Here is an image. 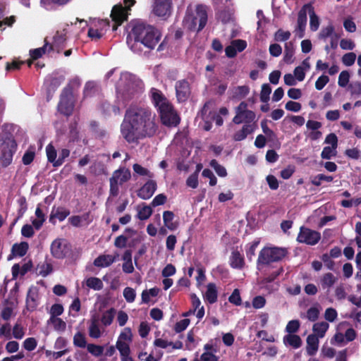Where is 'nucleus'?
Segmentation results:
<instances>
[{
    "instance_id": "nucleus-1",
    "label": "nucleus",
    "mask_w": 361,
    "mask_h": 361,
    "mask_svg": "<svg viewBox=\"0 0 361 361\" xmlns=\"http://www.w3.org/2000/svg\"><path fill=\"white\" fill-rule=\"evenodd\" d=\"M158 129L156 114L149 106L132 104L126 109L121 133L128 143H138L140 140L153 137Z\"/></svg>"
},
{
    "instance_id": "nucleus-2",
    "label": "nucleus",
    "mask_w": 361,
    "mask_h": 361,
    "mask_svg": "<svg viewBox=\"0 0 361 361\" xmlns=\"http://www.w3.org/2000/svg\"><path fill=\"white\" fill-rule=\"evenodd\" d=\"M161 38V34L154 27L142 22L134 23L131 32L127 37V44L133 51H137V47L143 44L152 49Z\"/></svg>"
},
{
    "instance_id": "nucleus-3",
    "label": "nucleus",
    "mask_w": 361,
    "mask_h": 361,
    "mask_svg": "<svg viewBox=\"0 0 361 361\" xmlns=\"http://www.w3.org/2000/svg\"><path fill=\"white\" fill-rule=\"evenodd\" d=\"M150 98L156 108L161 123L167 127H176L180 122V118L175 110L173 104L165 97L162 92L157 88L150 90Z\"/></svg>"
},
{
    "instance_id": "nucleus-4",
    "label": "nucleus",
    "mask_w": 361,
    "mask_h": 361,
    "mask_svg": "<svg viewBox=\"0 0 361 361\" xmlns=\"http://www.w3.org/2000/svg\"><path fill=\"white\" fill-rule=\"evenodd\" d=\"M208 20L207 6L203 4L196 6L195 13L188 7L183 20V26L189 31L200 32L207 25Z\"/></svg>"
},
{
    "instance_id": "nucleus-5",
    "label": "nucleus",
    "mask_w": 361,
    "mask_h": 361,
    "mask_svg": "<svg viewBox=\"0 0 361 361\" xmlns=\"http://www.w3.org/2000/svg\"><path fill=\"white\" fill-rule=\"evenodd\" d=\"M288 254L286 248L274 247H264L259 254L257 264L259 267L260 265H268L271 262L281 261Z\"/></svg>"
},
{
    "instance_id": "nucleus-6",
    "label": "nucleus",
    "mask_w": 361,
    "mask_h": 361,
    "mask_svg": "<svg viewBox=\"0 0 361 361\" xmlns=\"http://www.w3.org/2000/svg\"><path fill=\"white\" fill-rule=\"evenodd\" d=\"M256 118L255 113L251 110L244 111L239 116V119L242 120V123H245L242 129L235 132L233 135L235 141H242L245 140L249 134L253 133L257 127L255 120Z\"/></svg>"
},
{
    "instance_id": "nucleus-7",
    "label": "nucleus",
    "mask_w": 361,
    "mask_h": 361,
    "mask_svg": "<svg viewBox=\"0 0 361 361\" xmlns=\"http://www.w3.org/2000/svg\"><path fill=\"white\" fill-rule=\"evenodd\" d=\"M75 99L73 90L71 84H68L61 91L57 105L59 112L66 116H70L74 110Z\"/></svg>"
},
{
    "instance_id": "nucleus-8",
    "label": "nucleus",
    "mask_w": 361,
    "mask_h": 361,
    "mask_svg": "<svg viewBox=\"0 0 361 361\" xmlns=\"http://www.w3.org/2000/svg\"><path fill=\"white\" fill-rule=\"evenodd\" d=\"M17 149V144L11 136H6L0 145V165L6 168L9 166L13 160V154Z\"/></svg>"
},
{
    "instance_id": "nucleus-9",
    "label": "nucleus",
    "mask_w": 361,
    "mask_h": 361,
    "mask_svg": "<svg viewBox=\"0 0 361 361\" xmlns=\"http://www.w3.org/2000/svg\"><path fill=\"white\" fill-rule=\"evenodd\" d=\"M131 178L130 171L126 167H119L113 172L109 179V193L113 197H116L119 193V187L128 181Z\"/></svg>"
},
{
    "instance_id": "nucleus-10",
    "label": "nucleus",
    "mask_w": 361,
    "mask_h": 361,
    "mask_svg": "<svg viewBox=\"0 0 361 361\" xmlns=\"http://www.w3.org/2000/svg\"><path fill=\"white\" fill-rule=\"evenodd\" d=\"M321 239V234L319 231L312 230L305 226L300 228L297 236V241L299 243L306 244L307 245H315Z\"/></svg>"
},
{
    "instance_id": "nucleus-11",
    "label": "nucleus",
    "mask_w": 361,
    "mask_h": 361,
    "mask_svg": "<svg viewBox=\"0 0 361 361\" xmlns=\"http://www.w3.org/2000/svg\"><path fill=\"white\" fill-rule=\"evenodd\" d=\"M50 250L54 258L64 259L71 253L72 247L65 240L58 238L52 242Z\"/></svg>"
},
{
    "instance_id": "nucleus-12",
    "label": "nucleus",
    "mask_w": 361,
    "mask_h": 361,
    "mask_svg": "<svg viewBox=\"0 0 361 361\" xmlns=\"http://www.w3.org/2000/svg\"><path fill=\"white\" fill-rule=\"evenodd\" d=\"M128 11L121 4L113 6L111 12V18L114 24L112 30H116L118 27L121 25L128 20Z\"/></svg>"
},
{
    "instance_id": "nucleus-13",
    "label": "nucleus",
    "mask_w": 361,
    "mask_h": 361,
    "mask_svg": "<svg viewBox=\"0 0 361 361\" xmlns=\"http://www.w3.org/2000/svg\"><path fill=\"white\" fill-rule=\"evenodd\" d=\"M176 95L178 102H185L188 99L191 93L189 82L186 79L179 80L175 85Z\"/></svg>"
},
{
    "instance_id": "nucleus-14",
    "label": "nucleus",
    "mask_w": 361,
    "mask_h": 361,
    "mask_svg": "<svg viewBox=\"0 0 361 361\" xmlns=\"http://www.w3.org/2000/svg\"><path fill=\"white\" fill-rule=\"evenodd\" d=\"M39 288L35 286H31L27 293L25 299V308L27 311L32 312L35 311L39 305Z\"/></svg>"
},
{
    "instance_id": "nucleus-15",
    "label": "nucleus",
    "mask_w": 361,
    "mask_h": 361,
    "mask_svg": "<svg viewBox=\"0 0 361 361\" xmlns=\"http://www.w3.org/2000/svg\"><path fill=\"white\" fill-rule=\"evenodd\" d=\"M171 0H154L152 11L157 16L167 17L171 15Z\"/></svg>"
},
{
    "instance_id": "nucleus-16",
    "label": "nucleus",
    "mask_w": 361,
    "mask_h": 361,
    "mask_svg": "<svg viewBox=\"0 0 361 361\" xmlns=\"http://www.w3.org/2000/svg\"><path fill=\"white\" fill-rule=\"evenodd\" d=\"M157 188V182L148 180L137 191V196L142 200H148L152 197Z\"/></svg>"
},
{
    "instance_id": "nucleus-17",
    "label": "nucleus",
    "mask_w": 361,
    "mask_h": 361,
    "mask_svg": "<svg viewBox=\"0 0 361 361\" xmlns=\"http://www.w3.org/2000/svg\"><path fill=\"white\" fill-rule=\"evenodd\" d=\"M307 6H303L298 14L297 27L295 31L299 38H302L305 35V30L307 20Z\"/></svg>"
},
{
    "instance_id": "nucleus-18",
    "label": "nucleus",
    "mask_w": 361,
    "mask_h": 361,
    "mask_svg": "<svg viewBox=\"0 0 361 361\" xmlns=\"http://www.w3.org/2000/svg\"><path fill=\"white\" fill-rule=\"evenodd\" d=\"M66 40V33L65 32V30H63L62 32L57 31L54 37L53 44H49L48 45V52L56 50L58 53H59L64 48Z\"/></svg>"
},
{
    "instance_id": "nucleus-19",
    "label": "nucleus",
    "mask_w": 361,
    "mask_h": 361,
    "mask_svg": "<svg viewBox=\"0 0 361 361\" xmlns=\"http://www.w3.org/2000/svg\"><path fill=\"white\" fill-rule=\"evenodd\" d=\"M32 267V262L31 260L24 263L22 266H20L19 264H14L11 268L13 279H17L19 275L24 276L31 270Z\"/></svg>"
},
{
    "instance_id": "nucleus-20",
    "label": "nucleus",
    "mask_w": 361,
    "mask_h": 361,
    "mask_svg": "<svg viewBox=\"0 0 361 361\" xmlns=\"http://www.w3.org/2000/svg\"><path fill=\"white\" fill-rule=\"evenodd\" d=\"M116 257L111 255H100L93 262L97 267H108L116 261Z\"/></svg>"
},
{
    "instance_id": "nucleus-21",
    "label": "nucleus",
    "mask_w": 361,
    "mask_h": 361,
    "mask_svg": "<svg viewBox=\"0 0 361 361\" xmlns=\"http://www.w3.org/2000/svg\"><path fill=\"white\" fill-rule=\"evenodd\" d=\"M230 266L233 269H241L245 265L243 256L238 250H233L229 259Z\"/></svg>"
},
{
    "instance_id": "nucleus-22",
    "label": "nucleus",
    "mask_w": 361,
    "mask_h": 361,
    "mask_svg": "<svg viewBox=\"0 0 361 361\" xmlns=\"http://www.w3.org/2000/svg\"><path fill=\"white\" fill-rule=\"evenodd\" d=\"M70 214V211L64 207H54L50 214L49 221L52 224H55L54 219H59L60 221H63Z\"/></svg>"
},
{
    "instance_id": "nucleus-23",
    "label": "nucleus",
    "mask_w": 361,
    "mask_h": 361,
    "mask_svg": "<svg viewBox=\"0 0 361 361\" xmlns=\"http://www.w3.org/2000/svg\"><path fill=\"white\" fill-rule=\"evenodd\" d=\"M319 348V338L315 334H310L307 338V353L309 355H314Z\"/></svg>"
},
{
    "instance_id": "nucleus-24",
    "label": "nucleus",
    "mask_w": 361,
    "mask_h": 361,
    "mask_svg": "<svg viewBox=\"0 0 361 361\" xmlns=\"http://www.w3.org/2000/svg\"><path fill=\"white\" fill-rule=\"evenodd\" d=\"M204 298L209 304H214L217 301L218 291L215 283H208Z\"/></svg>"
},
{
    "instance_id": "nucleus-25",
    "label": "nucleus",
    "mask_w": 361,
    "mask_h": 361,
    "mask_svg": "<svg viewBox=\"0 0 361 361\" xmlns=\"http://www.w3.org/2000/svg\"><path fill=\"white\" fill-rule=\"evenodd\" d=\"M337 278L331 272L324 274L320 279V284L323 290H329L335 284Z\"/></svg>"
},
{
    "instance_id": "nucleus-26",
    "label": "nucleus",
    "mask_w": 361,
    "mask_h": 361,
    "mask_svg": "<svg viewBox=\"0 0 361 361\" xmlns=\"http://www.w3.org/2000/svg\"><path fill=\"white\" fill-rule=\"evenodd\" d=\"M305 6H307V13L308 12L310 15V30L313 32H315L318 30L319 27V17L314 12V8L310 4H305Z\"/></svg>"
},
{
    "instance_id": "nucleus-27",
    "label": "nucleus",
    "mask_w": 361,
    "mask_h": 361,
    "mask_svg": "<svg viewBox=\"0 0 361 361\" xmlns=\"http://www.w3.org/2000/svg\"><path fill=\"white\" fill-rule=\"evenodd\" d=\"M283 341L286 345L291 346L295 349L299 348L302 345L300 337L295 334L286 335Z\"/></svg>"
},
{
    "instance_id": "nucleus-28",
    "label": "nucleus",
    "mask_w": 361,
    "mask_h": 361,
    "mask_svg": "<svg viewBox=\"0 0 361 361\" xmlns=\"http://www.w3.org/2000/svg\"><path fill=\"white\" fill-rule=\"evenodd\" d=\"M28 249V243L23 241L20 243L13 244L11 248V252L15 257H23L27 252Z\"/></svg>"
},
{
    "instance_id": "nucleus-29",
    "label": "nucleus",
    "mask_w": 361,
    "mask_h": 361,
    "mask_svg": "<svg viewBox=\"0 0 361 361\" xmlns=\"http://www.w3.org/2000/svg\"><path fill=\"white\" fill-rule=\"evenodd\" d=\"M233 9L231 8L216 13V18L218 20L221 21L223 24L229 23L233 19Z\"/></svg>"
},
{
    "instance_id": "nucleus-30",
    "label": "nucleus",
    "mask_w": 361,
    "mask_h": 361,
    "mask_svg": "<svg viewBox=\"0 0 361 361\" xmlns=\"http://www.w3.org/2000/svg\"><path fill=\"white\" fill-rule=\"evenodd\" d=\"M329 327V324L326 322H321L314 324L312 330L314 334L318 338H323L325 336L326 332L327 331Z\"/></svg>"
},
{
    "instance_id": "nucleus-31",
    "label": "nucleus",
    "mask_w": 361,
    "mask_h": 361,
    "mask_svg": "<svg viewBox=\"0 0 361 361\" xmlns=\"http://www.w3.org/2000/svg\"><path fill=\"white\" fill-rule=\"evenodd\" d=\"M295 52L294 44L292 42H286L284 46L283 61L285 63L290 64L293 63V57Z\"/></svg>"
},
{
    "instance_id": "nucleus-32",
    "label": "nucleus",
    "mask_w": 361,
    "mask_h": 361,
    "mask_svg": "<svg viewBox=\"0 0 361 361\" xmlns=\"http://www.w3.org/2000/svg\"><path fill=\"white\" fill-rule=\"evenodd\" d=\"M335 28L334 25L330 23L327 26L322 27L318 37L319 39L326 40L328 37H331L335 33Z\"/></svg>"
},
{
    "instance_id": "nucleus-33",
    "label": "nucleus",
    "mask_w": 361,
    "mask_h": 361,
    "mask_svg": "<svg viewBox=\"0 0 361 361\" xmlns=\"http://www.w3.org/2000/svg\"><path fill=\"white\" fill-rule=\"evenodd\" d=\"M174 218V214L171 211H165L163 213V220L164 225L171 231L176 229L177 224L172 222Z\"/></svg>"
},
{
    "instance_id": "nucleus-34",
    "label": "nucleus",
    "mask_w": 361,
    "mask_h": 361,
    "mask_svg": "<svg viewBox=\"0 0 361 361\" xmlns=\"http://www.w3.org/2000/svg\"><path fill=\"white\" fill-rule=\"evenodd\" d=\"M48 324H52L57 331H64L66 328V323L59 317H49Z\"/></svg>"
},
{
    "instance_id": "nucleus-35",
    "label": "nucleus",
    "mask_w": 361,
    "mask_h": 361,
    "mask_svg": "<svg viewBox=\"0 0 361 361\" xmlns=\"http://www.w3.org/2000/svg\"><path fill=\"white\" fill-rule=\"evenodd\" d=\"M38 274L42 277H47L53 271V266L51 263L43 262L37 265Z\"/></svg>"
},
{
    "instance_id": "nucleus-36",
    "label": "nucleus",
    "mask_w": 361,
    "mask_h": 361,
    "mask_svg": "<svg viewBox=\"0 0 361 361\" xmlns=\"http://www.w3.org/2000/svg\"><path fill=\"white\" fill-rule=\"evenodd\" d=\"M115 313L116 310L114 308H110L109 310L105 311L101 318L102 324L105 326H109L114 320Z\"/></svg>"
},
{
    "instance_id": "nucleus-37",
    "label": "nucleus",
    "mask_w": 361,
    "mask_h": 361,
    "mask_svg": "<svg viewBox=\"0 0 361 361\" xmlns=\"http://www.w3.org/2000/svg\"><path fill=\"white\" fill-rule=\"evenodd\" d=\"M212 4L216 13L232 7L231 0H212Z\"/></svg>"
},
{
    "instance_id": "nucleus-38",
    "label": "nucleus",
    "mask_w": 361,
    "mask_h": 361,
    "mask_svg": "<svg viewBox=\"0 0 361 361\" xmlns=\"http://www.w3.org/2000/svg\"><path fill=\"white\" fill-rule=\"evenodd\" d=\"M49 42L45 39V44L43 47L31 49L30 51V55L32 60H37L42 56L43 54L46 53L47 50V47H49Z\"/></svg>"
},
{
    "instance_id": "nucleus-39",
    "label": "nucleus",
    "mask_w": 361,
    "mask_h": 361,
    "mask_svg": "<svg viewBox=\"0 0 361 361\" xmlns=\"http://www.w3.org/2000/svg\"><path fill=\"white\" fill-rule=\"evenodd\" d=\"M86 286L94 290H99L103 288V283L99 278L90 277L86 280Z\"/></svg>"
},
{
    "instance_id": "nucleus-40",
    "label": "nucleus",
    "mask_w": 361,
    "mask_h": 361,
    "mask_svg": "<svg viewBox=\"0 0 361 361\" xmlns=\"http://www.w3.org/2000/svg\"><path fill=\"white\" fill-rule=\"evenodd\" d=\"M89 335L93 338H98L101 336V331L98 325V322L94 318L91 320V324L89 326Z\"/></svg>"
},
{
    "instance_id": "nucleus-41",
    "label": "nucleus",
    "mask_w": 361,
    "mask_h": 361,
    "mask_svg": "<svg viewBox=\"0 0 361 361\" xmlns=\"http://www.w3.org/2000/svg\"><path fill=\"white\" fill-rule=\"evenodd\" d=\"M249 111L247 109V104L245 102H241L240 104L235 108V116L233 118V122L235 124L239 125L241 123L239 116L244 111Z\"/></svg>"
},
{
    "instance_id": "nucleus-42",
    "label": "nucleus",
    "mask_w": 361,
    "mask_h": 361,
    "mask_svg": "<svg viewBox=\"0 0 361 361\" xmlns=\"http://www.w3.org/2000/svg\"><path fill=\"white\" fill-rule=\"evenodd\" d=\"M46 153L48 161L51 163L52 166L55 167V163L57 159V152L55 147L51 144H49L46 147Z\"/></svg>"
},
{
    "instance_id": "nucleus-43",
    "label": "nucleus",
    "mask_w": 361,
    "mask_h": 361,
    "mask_svg": "<svg viewBox=\"0 0 361 361\" xmlns=\"http://www.w3.org/2000/svg\"><path fill=\"white\" fill-rule=\"evenodd\" d=\"M291 33L290 31H284L282 29H279L274 35V39L278 42H286L290 37Z\"/></svg>"
},
{
    "instance_id": "nucleus-44",
    "label": "nucleus",
    "mask_w": 361,
    "mask_h": 361,
    "mask_svg": "<svg viewBox=\"0 0 361 361\" xmlns=\"http://www.w3.org/2000/svg\"><path fill=\"white\" fill-rule=\"evenodd\" d=\"M73 344L76 347L85 348L87 347V341L85 336L83 333L78 331L73 336Z\"/></svg>"
},
{
    "instance_id": "nucleus-45",
    "label": "nucleus",
    "mask_w": 361,
    "mask_h": 361,
    "mask_svg": "<svg viewBox=\"0 0 361 361\" xmlns=\"http://www.w3.org/2000/svg\"><path fill=\"white\" fill-rule=\"evenodd\" d=\"M209 165L214 169L219 176L226 177L227 176V171L226 168L219 164L216 159L211 160Z\"/></svg>"
},
{
    "instance_id": "nucleus-46",
    "label": "nucleus",
    "mask_w": 361,
    "mask_h": 361,
    "mask_svg": "<svg viewBox=\"0 0 361 361\" xmlns=\"http://www.w3.org/2000/svg\"><path fill=\"white\" fill-rule=\"evenodd\" d=\"M116 346L120 353L121 358L130 355V349L128 343L121 340H118Z\"/></svg>"
},
{
    "instance_id": "nucleus-47",
    "label": "nucleus",
    "mask_w": 361,
    "mask_h": 361,
    "mask_svg": "<svg viewBox=\"0 0 361 361\" xmlns=\"http://www.w3.org/2000/svg\"><path fill=\"white\" fill-rule=\"evenodd\" d=\"M0 337H4L6 340H10L12 338L11 326L10 323H0Z\"/></svg>"
},
{
    "instance_id": "nucleus-48",
    "label": "nucleus",
    "mask_w": 361,
    "mask_h": 361,
    "mask_svg": "<svg viewBox=\"0 0 361 361\" xmlns=\"http://www.w3.org/2000/svg\"><path fill=\"white\" fill-rule=\"evenodd\" d=\"M133 171L140 176H145L149 178H152L154 174L149 171L147 169L144 168L139 164H134L133 166Z\"/></svg>"
},
{
    "instance_id": "nucleus-49",
    "label": "nucleus",
    "mask_w": 361,
    "mask_h": 361,
    "mask_svg": "<svg viewBox=\"0 0 361 361\" xmlns=\"http://www.w3.org/2000/svg\"><path fill=\"white\" fill-rule=\"evenodd\" d=\"M97 92V85L93 81H88L86 82L83 94L85 97H92Z\"/></svg>"
},
{
    "instance_id": "nucleus-50",
    "label": "nucleus",
    "mask_w": 361,
    "mask_h": 361,
    "mask_svg": "<svg viewBox=\"0 0 361 361\" xmlns=\"http://www.w3.org/2000/svg\"><path fill=\"white\" fill-rule=\"evenodd\" d=\"M271 92V86L267 84H263L260 92V100L262 102L266 103L269 100V95Z\"/></svg>"
},
{
    "instance_id": "nucleus-51",
    "label": "nucleus",
    "mask_w": 361,
    "mask_h": 361,
    "mask_svg": "<svg viewBox=\"0 0 361 361\" xmlns=\"http://www.w3.org/2000/svg\"><path fill=\"white\" fill-rule=\"evenodd\" d=\"M152 214V209L150 206L145 205L137 212V217L140 220H146L150 217Z\"/></svg>"
},
{
    "instance_id": "nucleus-52",
    "label": "nucleus",
    "mask_w": 361,
    "mask_h": 361,
    "mask_svg": "<svg viewBox=\"0 0 361 361\" xmlns=\"http://www.w3.org/2000/svg\"><path fill=\"white\" fill-rule=\"evenodd\" d=\"M300 326V323L298 319L290 320L288 322L286 326V331L288 333V334H295L298 331Z\"/></svg>"
},
{
    "instance_id": "nucleus-53",
    "label": "nucleus",
    "mask_w": 361,
    "mask_h": 361,
    "mask_svg": "<svg viewBox=\"0 0 361 361\" xmlns=\"http://www.w3.org/2000/svg\"><path fill=\"white\" fill-rule=\"evenodd\" d=\"M87 351L95 357H99L103 354L104 348L102 345L90 343L87 345Z\"/></svg>"
},
{
    "instance_id": "nucleus-54",
    "label": "nucleus",
    "mask_w": 361,
    "mask_h": 361,
    "mask_svg": "<svg viewBox=\"0 0 361 361\" xmlns=\"http://www.w3.org/2000/svg\"><path fill=\"white\" fill-rule=\"evenodd\" d=\"M344 155L348 159L357 160L361 157V152L357 147L348 148L345 150Z\"/></svg>"
},
{
    "instance_id": "nucleus-55",
    "label": "nucleus",
    "mask_w": 361,
    "mask_h": 361,
    "mask_svg": "<svg viewBox=\"0 0 361 361\" xmlns=\"http://www.w3.org/2000/svg\"><path fill=\"white\" fill-rule=\"evenodd\" d=\"M219 359L214 352H204L200 359L195 358L192 361H219Z\"/></svg>"
},
{
    "instance_id": "nucleus-56",
    "label": "nucleus",
    "mask_w": 361,
    "mask_h": 361,
    "mask_svg": "<svg viewBox=\"0 0 361 361\" xmlns=\"http://www.w3.org/2000/svg\"><path fill=\"white\" fill-rule=\"evenodd\" d=\"M11 334L16 339H21L25 335L23 327L18 323H16L11 329Z\"/></svg>"
},
{
    "instance_id": "nucleus-57",
    "label": "nucleus",
    "mask_w": 361,
    "mask_h": 361,
    "mask_svg": "<svg viewBox=\"0 0 361 361\" xmlns=\"http://www.w3.org/2000/svg\"><path fill=\"white\" fill-rule=\"evenodd\" d=\"M259 243V240H254L246 250V257L251 262L255 255V251Z\"/></svg>"
},
{
    "instance_id": "nucleus-58",
    "label": "nucleus",
    "mask_w": 361,
    "mask_h": 361,
    "mask_svg": "<svg viewBox=\"0 0 361 361\" xmlns=\"http://www.w3.org/2000/svg\"><path fill=\"white\" fill-rule=\"evenodd\" d=\"M69 155H70L69 149H66V148L62 149L59 152V157L56 159V163H55V167H59V166H61L64 163L65 159L66 158H68L69 157Z\"/></svg>"
},
{
    "instance_id": "nucleus-59",
    "label": "nucleus",
    "mask_w": 361,
    "mask_h": 361,
    "mask_svg": "<svg viewBox=\"0 0 361 361\" xmlns=\"http://www.w3.org/2000/svg\"><path fill=\"white\" fill-rule=\"evenodd\" d=\"M123 297L128 302L135 301L136 293L135 290L130 287H126L123 290Z\"/></svg>"
},
{
    "instance_id": "nucleus-60",
    "label": "nucleus",
    "mask_w": 361,
    "mask_h": 361,
    "mask_svg": "<svg viewBox=\"0 0 361 361\" xmlns=\"http://www.w3.org/2000/svg\"><path fill=\"white\" fill-rule=\"evenodd\" d=\"M356 59V54L354 52L345 54L342 57V62L346 66H350L354 64Z\"/></svg>"
},
{
    "instance_id": "nucleus-61",
    "label": "nucleus",
    "mask_w": 361,
    "mask_h": 361,
    "mask_svg": "<svg viewBox=\"0 0 361 361\" xmlns=\"http://www.w3.org/2000/svg\"><path fill=\"white\" fill-rule=\"evenodd\" d=\"M228 301L235 305H240L242 303V300L240 294V291L238 289H234L231 295L228 298Z\"/></svg>"
},
{
    "instance_id": "nucleus-62",
    "label": "nucleus",
    "mask_w": 361,
    "mask_h": 361,
    "mask_svg": "<svg viewBox=\"0 0 361 361\" xmlns=\"http://www.w3.org/2000/svg\"><path fill=\"white\" fill-rule=\"evenodd\" d=\"M336 149H334L331 147L326 146L323 148V150L321 153V157L324 159H330L332 157L336 156Z\"/></svg>"
},
{
    "instance_id": "nucleus-63",
    "label": "nucleus",
    "mask_w": 361,
    "mask_h": 361,
    "mask_svg": "<svg viewBox=\"0 0 361 361\" xmlns=\"http://www.w3.org/2000/svg\"><path fill=\"white\" fill-rule=\"evenodd\" d=\"M35 157V152L33 149H27L23 156L22 161L24 165L30 164Z\"/></svg>"
},
{
    "instance_id": "nucleus-64",
    "label": "nucleus",
    "mask_w": 361,
    "mask_h": 361,
    "mask_svg": "<svg viewBox=\"0 0 361 361\" xmlns=\"http://www.w3.org/2000/svg\"><path fill=\"white\" fill-rule=\"evenodd\" d=\"M250 92V88L247 85L238 86L235 90V96L240 99L245 97Z\"/></svg>"
}]
</instances>
